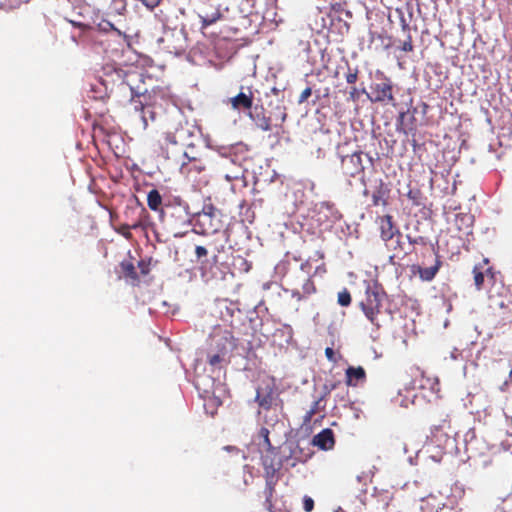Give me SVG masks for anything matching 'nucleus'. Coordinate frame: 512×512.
I'll use <instances>...</instances> for the list:
<instances>
[{"label": "nucleus", "mask_w": 512, "mask_h": 512, "mask_svg": "<svg viewBox=\"0 0 512 512\" xmlns=\"http://www.w3.org/2000/svg\"><path fill=\"white\" fill-rule=\"evenodd\" d=\"M256 128L262 131H271L273 127L279 128L286 120L287 113L283 99L257 98L254 110L248 113Z\"/></svg>", "instance_id": "nucleus-1"}, {"label": "nucleus", "mask_w": 512, "mask_h": 512, "mask_svg": "<svg viewBox=\"0 0 512 512\" xmlns=\"http://www.w3.org/2000/svg\"><path fill=\"white\" fill-rule=\"evenodd\" d=\"M115 74L121 80V84L129 87L131 92L130 101L135 103V110L144 111V102L136 101L135 98L143 97L145 102L150 98L146 80H151V76L138 69L124 70L122 68H116Z\"/></svg>", "instance_id": "nucleus-2"}, {"label": "nucleus", "mask_w": 512, "mask_h": 512, "mask_svg": "<svg viewBox=\"0 0 512 512\" xmlns=\"http://www.w3.org/2000/svg\"><path fill=\"white\" fill-rule=\"evenodd\" d=\"M159 17V20L163 23V36L160 37L157 42L159 46L168 53L180 55L187 48V32L184 24L178 26L175 24L173 27L169 25V19Z\"/></svg>", "instance_id": "nucleus-3"}, {"label": "nucleus", "mask_w": 512, "mask_h": 512, "mask_svg": "<svg viewBox=\"0 0 512 512\" xmlns=\"http://www.w3.org/2000/svg\"><path fill=\"white\" fill-rule=\"evenodd\" d=\"M366 300L359 303V307L365 314L366 318L375 325L377 328L380 324L377 322L376 315L380 313L382 307V300L386 297V292L383 287L375 281L372 285L368 284L366 287Z\"/></svg>", "instance_id": "nucleus-4"}, {"label": "nucleus", "mask_w": 512, "mask_h": 512, "mask_svg": "<svg viewBox=\"0 0 512 512\" xmlns=\"http://www.w3.org/2000/svg\"><path fill=\"white\" fill-rule=\"evenodd\" d=\"M370 89V93L366 92L364 88L361 92L365 93L372 102L391 103L394 101L393 83L382 72L378 71L376 73L375 80Z\"/></svg>", "instance_id": "nucleus-5"}, {"label": "nucleus", "mask_w": 512, "mask_h": 512, "mask_svg": "<svg viewBox=\"0 0 512 512\" xmlns=\"http://www.w3.org/2000/svg\"><path fill=\"white\" fill-rule=\"evenodd\" d=\"M363 156L368 158L369 162L372 161V159L362 151H356L349 155L340 156L343 174L349 177H355L356 175L363 173Z\"/></svg>", "instance_id": "nucleus-6"}, {"label": "nucleus", "mask_w": 512, "mask_h": 512, "mask_svg": "<svg viewBox=\"0 0 512 512\" xmlns=\"http://www.w3.org/2000/svg\"><path fill=\"white\" fill-rule=\"evenodd\" d=\"M183 209L186 213V215L190 216L191 219L190 222L194 223V226L196 228H199V234L205 235L210 232H217L220 228V221L217 220V223H215L216 217H208L205 213H193L191 214L189 212V206L187 203L183 205Z\"/></svg>", "instance_id": "nucleus-7"}, {"label": "nucleus", "mask_w": 512, "mask_h": 512, "mask_svg": "<svg viewBox=\"0 0 512 512\" xmlns=\"http://www.w3.org/2000/svg\"><path fill=\"white\" fill-rule=\"evenodd\" d=\"M277 448L281 467H283L285 463L290 467H295L297 462H304V459L300 455H296L295 451H297V448L294 447V442L287 441Z\"/></svg>", "instance_id": "nucleus-8"}, {"label": "nucleus", "mask_w": 512, "mask_h": 512, "mask_svg": "<svg viewBox=\"0 0 512 512\" xmlns=\"http://www.w3.org/2000/svg\"><path fill=\"white\" fill-rule=\"evenodd\" d=\"M248 93L240 91L236 96L229 99L231 106L235 110H247V114L254 110L256 99L251 92L250 88H247Z\"/></svg>", "instance_id": "nucleus-9"}, {"label": "nucleus", "mask_w": 512, "mask_h": 512, "mask_svg": "<svg viewBox=\"0 0 512 512\" xmlns=\"http://www.w3.org/2000/svg\"><path fill=\"white\" fill-rule=\"evenodd\" d=\"M261 461L265 471V474L276 475L281 470V461L279 459L278 448L275 447V451L270 452L263 450L261 452Z\"/></svg>", "instance_id": "nucleus-10"}, {"label": "nucleus", "mask_w": 512, "mask_h": 512, "mask_svg": "<svg viewBox=\"0 0 512 512\" xmlns=\"http://www.w3.org/2000/svg\"><path fill=\"white\" fill-rule=\"evenodd\" d=\"M416 108L413 110L401 111L396 119L397 131L408 134L416 130Z\"/></svg>", "instance_id": "nucleus-11"}, {"label": "nucleus", "mask_w": 512, "mask_h": 512, "mask_svg": "<svg viewBox=\"0 0 512 512\" xmlns=\"http://www.w3.org/2000/svg\"><path fill=\"white\" fill-rule=\"evenodd\" d=\"M194 385L202 397H209L215 393L216 379L209 375H197Z\"/></svg>", "instance_id": "nucleus-12"}, {"label": "nucleus", "mask_w": 512, "mask_h": 512, "mask_svg": "<svg viewBox=\"0 0 512 512\" xmlns=\"http://www.w3.org/2000/svg\"><path fill=\"white\" fill-rule=\"evenodd\" d=\"M312 444L321 450L327 451L334 447V433L330 428H325L312 439Z\"/></svg>", "instance_id": "nucleus-13"}, {"label": "nucleus", "mask_w": 512, "mask_h": 512, "mask_svg": "<svg viewBox=\"0 0 512 512\" xmlns=\"http://www.w3.org/2000/svg\"><path fill=\"white\" fill-rule=\"evenodd\" d=\"M215 348L217 350V353L226 357L230 352L234 351L235 337L231 332H224L223 335L219 336L216 339Z\"/></svg>", "instance_id": "nucleus-14"}, {"label": "nucleus", "mask_w": 512, "mask_h": 512, "mask_svg": "<svg viewBox=\"0 0 512 512\" xmlns=\"http://www.w3.org/2000/svg\"><path fill=\"white\" fill-rule=\"evenodd\" d=\"M186 150L183 153V157L186 161L182 162L180 165V173L181 174H189L191 172L190 163L198 162V155L195 152V144L193 142L187 143Z\"/></svg>", "instance_id": "nucleus-15"}, {"label": "nucleus", "mask_w": 512, "mask_h": 512, "mask_svg": "<svg viewBox=\"0 0 512 512\" xmlns=\"http://www.w3.org/2000/svg\"><path fill=\"white\" fill-rule=\"evenodd\" d=\"M365 379L366 372L362 366H349L346 369V384L348 386H356L359 382H364Z\"/></svg>", "instance_id": "nucleus-16"}, {"label": "nucleus", "mask_w": 512, "mask_h": 512, "mask_svg": "<svg viewBox=\"0 0 512 512\" xmlns=\"http://www.w3.org/2000/svg\"><path fill=\"white\" fill-rule=\"evenodd\" d=\"M441 265H442L441 260L438 257H436L434 265H432L430 267H426V268H423L421 266H413L412 269H413V271H415V270L418 271V274H419V277L421 278V280L429 282L435 278Z\"/></svg>", "instance_id": "nucleus-17"}, {"label": "nucleus", "mask_w": 512, "mask_h": 512, "mask_svg": "<svg viewBox=\"0 0 512 512\" xmlns=\"http://www.w3.org/2000/svg\"><path fill=\"white\" fill-rule=\"evenodd\" d=\"M396 230L393 227L392 223V217L387 215L385 216L381 221V238L384 241L392 240L393 236L395 235ZM398 236H401V234L397 231Z\"/></svg>", "instance_id": "nucleus-18"}, {"label": "nucleus", "mask_w": 512, "mask_h": 512, "mask_svg": "<svg viewBox=\"0 0 512 512\" xmlns=\"http://www.w3.org/2000/svg\"><path fill=\"white\" fill-rule=\"evenodd\" d=\"M389 191L387 184H385L381 179L378 180L372 194L373 204L378 205L380 201L384 202L385 198L388 197Z\"/></svg>", "instance_id": "nucleus-19"}, {"label": "nucleus", "mask_w": 512, "mask_h": 512, "mask_svg": "<svg viewBox=\"0 0 512 512\" xmlns=\"http://www.w3.org/2000/svg\"><path fill=\"white\" fill-rule=\"evenodd\" d=\"M120 267H121L124 277L130 279L131 283L133 285H136L139 283V281H140L139 275L137 274L136 267L134 266L133 263L128 262V261H122L120 263Z\"/></svg>", "instance_id": "nucleus-20"}, {"label": "nucleus", "mask_w": 512, "mask_h": 512, "mask_svg": "<svg viewBox=\"0 0 512 512\" xmlns=\"http://www.w3.org/2000/svg\"><path fill=\"white\" fill-rule=\"evenodd\" d=\"M258 438L261 440V442L258 443L260 452H263V450H268L270 452L275 451V446L271 444L270 438H269V430L265 427H262L258 432Z\"/></svg>", "instance_id": "nucleus-21"}, {"label": "nucleus", "mask_w": 512, "mask_h": 512, "mask_svg": "<svg viewBox=\"0 0 512 512\" xmlns=\"http://www.w3.org/2000/svg\"><path fill=\"white\" fill-rule=\"evenodd\" d=\"M147 204L151 210L160 211L162 196L157 189H152L149 191L147 195ZM161 213L163 214V210H161Z\"/></svg>", "instance_id": "nucleus-22"}, {"label": "nucleus", "mask_w": 512, "mask_h": 512, "mask_svg": "<svg viewBox=\"0 0 512 512\" xmlns=\"http://www.w3.org/2000/svg\"><path fill=\"white\" fill-rule=\"evenodd\" d=\"M253 346L251 341L239 342L237 338H235V348L234 351L237 355L248 358L249 354L252 352Z\"/></svg>", "instance_id": "nucleus-23"}, {"label": "nucleus", "mask_w": 512, "mask_h": 512, "mask_svg": "<svg viewBox=\"0 0 512 512\" xmlns=\"http://www.w3.org/2000/svg\"><path fill=\"white\" fill-rule=\"evenodd\" d=\"M97 29L98 31L102 32V33H108L110 31H113L115 32L118 36H121V37H124V38H127V35L125 33H123L122 31H120L119 29H117L115 27V25L108 21V20H105L103 19L102 21H100L98 24H97Z\"/></svg>", "instance_id": "nucleus-24"}, {"label": "nucleus", "mask_w": 512, "mask_h": 512, "mask_svg": "<svg viewBox=\"0 0 512 512\" xmlns=\"http://www.w3.org/2000/svg\"><path fill=\"white\" fill-rule=\"evenodd\" d=\"M255 400L259 404L260 407L268 410V409H270V407L272 405V401H273L272 392L270 391V392L262 395L260 389H257V394H256Z\"/></svg>", "instance_id": "nucleus-25"}, {"label": "nucleus", "mask_w": 512, "mask_h": 512, "mask_svg": "<svg viewBox=\"0 0 512 512\" xmlns=\"http://www.w3.org/2000/svg\"><path fill=\"white\" fill-rule=\"evenodd\" d=\"M236 312L240 313L241 311L237 303L234 302H230L229 304L225 303L224 310L221 309V315L225 321H228V318H233Z\"/></svg>", "instance_id": "nucleus-26"}, {"label": "nucleus", "mask_w": 512, "mask_h": 512, "mask_svg": "<svg viewBox=\"0 0 512 512\" xmlns=\"http://www.w3.org/2000/svg\"><path fill=\"white\" fill-rule=\"evenodd\" d=\"M407 197L416 206L425 205L424 201L426 200V198L423 196L422 192L419 189H410L407 193Z\"/></svg>", "instance_id": "nucleus-27"}, {"label": "nucleus", "mask_w": 512, "mask_h": 512, "mask_svg": "<svg viewBox=\"0 0 512 512\" xmlns=\"http://www.w3.org/2000/svg\"><path fill=\"white\" fill-rule=\"evenodd\" d=\"M319 211H328L335 220L341 217L334 203L331 202H321L319 204Z\"/></svg>", "instance_id": "nucleus-28"}, {"label": "nucleus", "mask_w": 512, "mask_h": 512, "mask_svg": "<svg viewBox=\"0 0 512 512\" xmlns=\"http://www.w3.org/2000/svg\"><path fill=\"white\" fill-rule=\"evenodd\" d=\"M473 274H474V282L475 286L478 290H480L484 283L485 273L482 271L481 266H474L473 268Z\"/></svg>", "instance_id": "nucleus-29"}, {"label": "nucleus", "mask_w": 512, "mask_h": 512, "mask_svg": "<svg viewBox=\"0 0 512 512\" xmlns=\"http://www.w3.org/2000/svg\"><path fill=\"white\" fill-rule=\"evenodd\" d=\"M195 255H196V261L198 263H200L201 265L208 264V260L206 259L207 255H208V250L206 247L197 245L195 247Z\"/></svg>", "instance_id": "nucleus-30"}, {"label": "nucleus", "mask_w": 512, "mask_h": 512, "mask_svg": "<svg viewBox=\"0 0 512 512\" xmlns=\"http://www.w3.org/2000/svg\"><path fill=\"white\" fill-rule=\"evenodd\" d=\"M266 478V487H265V494H266V501L269 502L270 498L272 497L273 491H274V485H275V475H269L265 474Z\"/></svg>", "instance_id": "nucleus-31"}, {"label": "nucleus", "mask_w": 512, "mask_h": 512, "mask_svg": "<svg viewBox=\"0 0 512 512\" xmlns=\"http://www.w3.org/2000/svg\"><path fill=\"white\" fill-rule=\"evenodd\" d=\"M352 298L348 289L344 288L338 293L337 302L342 307H348L351 304Z\"/></svg>", "instance_id": "nucleus-32"}, {"label": "nucleus", "mask_w": 512, "mask_h": 512, "mask_svg": "<svg viewBox=\"0 0 512 512\" xmlns=\"http://www.w3.org/2000/svg\"><path fill=\"white\" fill-rule=\"evenodd\" d=\"M249 322L254 332H260L263 325L262 320L259 318L256 311L250 313Z\"/></svg>", "instance_id": "nucleus-33"}, {"label": "nucleus", "mask_w": 512, "mask_h": 512, "mask_svg": "<svg viewBox=\"0 0 512 512\" xmlns=\"http://www.w3.org/2000/svg\"><path fill=\"white\" fill-rule=\"evenodd\" d=\"M197 213H205L208 217H216L221 215L220 210H218L213 204H205L201 211H198Z\"/></svg>", "instance_id": "nucleus-34"}, {"label": "nucleus", "mask_w": 512, "mask_h": 512, "mask_svg": "<svg viewBox=\"0 0 512 512\" xmlns=\"http://www.w3.org/2000/svg\"><path fill=\"white\" fill-rule=\"evenodd\" d=\"M406 37L403 41L399 40V46L398 48L404 52H410L413 50V45H412V37L410 35V33L408 34H405Z\"/></svg>", "instance_id": "nucleus-35"}, {"label": "nucleus", "mask_w": 512, "mask_h": 512, "mask_svg": "<svg viewBox=\"0 0 512 512\" xmlns=\"http://www.w3.org/2000/svg\"><path fill=\"white\" fill-rule=\"evenodd\" d=\"M207 358H208V363L213 367L217 366L218 364H221L222 362H224L226 360V357H224L223 355H221L217 352L214 354L208 353Z\"/></svg>", "instance_id": "nucleus-36"}, {"label": "nucleus", "mask_w": 512, "mask_h": 512, "mask_svg": "<svg viewBox=\"0 0 512 512\" xmlns=\"http://www.w3.org/2000/svg\"><path fill=\"white\" fill-rule=\"evenodd\" d=\"M303 509L306 512H311L314 509V500L310 496L303 497Z\"/></svg>", "instance_id": "nucleus-37"}, {"label": "nucleus", "mask_w": 512, "mask_h": 512, "mask_svg": "<svg viewBox=\"0 0 512 512\" xmlns=\"http://www.w3.org/2000/svg\"><path fill=\"white\" fill-rule=\"evenodd\" d=\"M302 289L305 295H310L315 292L314 283L310 279H307L303 284Z\"/></svg>", "instance_id": "nucleus-38"}, {"label": "nucleus", "mask_w": 512, "mask_h": 512, "mask_svg": "<svg viewBox=\"0 0 512 512\" xmlns=\"http://www.w3.org/2000/svg\"><path fill=\"white\" fill-rule=\"evenodd\" d=\"M397 12L399 13V16H400V22H401V27H402L403 33L404 34L410 33V26H409L408 22L406 21L403 12L400 11L399 9H397Z\"/></svg>", "instance_id": "nucleus-39"}, {"label": "nucleus", "mask_w": 512, "mask_h": 512, "mask_svg": "<svg viewBox=\"0 0 512 512\" xmlns=\"http://www.w3.org/2000/svg\"><path fill=\"white\" fill-rule=\"evenodd\" d=\"M312 95V89L310 87H307L302 91V93L299 96L298 103H303L308 100V98Z\"/></svg>", "instance_id": "nucleus-40"}, {"label": "nucleus", "mask_w": 512, "mask_h": 512, "mask_svg": "<svg viewBox=\"0 0 512 512\" xmlns=\"http://www.w3.org/2000/svg\"><path fill=\"white\" fill-rule=\"evenodd\" d=\"M357 75H358V71L357 69H355L354 71H352L350 68H349V72L346 74V81L348 84H353L357 81Z\"/></svg>", "instance_id": "nucleus-41"}, {"label": "nucleus", "mask_w": 512, "mask_h": 512, "mask_svg": "<svg viewBox=\"0 0 512 512\" xmlns=\"http://www.w3.org/2000/svg\"><path fill=\"white\" fill-rule=\"evenodd\" d=\"M281 91L275 87L271 88L270 93H265L264 99H277L280 98Z\"/></svg>", "instance_id": "nucleus-42"}, {"label": "nucleus", "mask_w": 512, "mask_h": 512, "mask_svg": "<svg viewBox=\"0 0 512 512\" xmlns=\"http://www.w3.org/2000/svg\"><path fill=\"white\" fill-rule=\"evenodd\" d=\"M138 227H139V225H138V224H134V225H132V226L124 225V226H122V227H121L120 233H121L124 237H126V238H130V237H131L130 229H131V228L136 229V228H138Z\"/></svg>", "instance_id": "nucleus-43"}, {"label": "nucleus", "mask_w": 512, "mask_h": 512, "mask_svg": "<svg viewBox=\"0 0 512 512\" xmlns=\"http://www.w3.org/2000/svg\"><path fill=\"white\" fill-rule=\"evenodd\" d=\"M138 267L142 275H147L150 272V264L144 260L138 262Z\"/></svg>", "instance_id": "nucleus-44"}, {"label": "nucleus", "mask_w": 512, "mask_h": 512, "mask_svg": "<svg viewBox=\"0 0 512 512\" xmlns=\"http://www.w3.org/2000/svg\"><path fill=\"white\" fill-rule=\"evenodd\" d=\"M68 22L75 28H79L83 31H87L89 30L91 27L90 25L88 24H85L83 22H79V21H74V20H68Z\"/></svg>", "instance_id": "nucleus-45"}, {"label": "nucleus", "mask_w": 512, "mask_h": 512, "mask_svg": "<svg viewBox=\"0 0 512 512\" xmlns=\"http://www.w3.org/2000/svg\"><path fill=\"white\" fill-rule=\"evenodd\" d=\"M193 163H194L193 166H190L191 171L194 170L197 173H201L202 171L205 170V166L202 165L199 160H198V162H193Z\"/></svg>", "instance_id": "nucleus-46"}, {"label": "nucleus", "mask_w": 512, "mask_h": 512, "mask_svg": "<svg viewBox=\"0 0 512 512\" xmlns=\"http://www.w3.org/2000/svg\"><path fill=\"white\" fill-rule=\"evenodd\" d=\"M294 447L297 448V451H295L296 455H300L304 459V462L310 457V454H304L303 449L298 444L294 443Z\"/></svg>", "instance_id": "nucleus-47"}, {"label": "nucleus", "mask_w": 512, "mask_h": 512, "mask_svg": "<svg viewBox=\"0 0 512 512\" xmlns=\"http://www.w3.org/2000/svg\"><path fill=\"white\" fill-rule=\"evenodd\" d=\"M325 355H326L328 360H330V361H334L335 360V357H334L335 356V352H334L333 348L327 347L325 349Z\"/></svg>", "instance_id": "nucleus-48"}, {"label": "nucleus", "mask_w": 512, "mask_h": 512, "mask_svg": "<svg viewBox=\"0 0 512 512\" xmlns=\"http://www.w3.org/2000/svg\"><path fill=\"white\" fill-rule=\"evenodd\" d=\"M220 14L217 13L215 16H213L212 18H205L203 20V24L204 26H208V25H211L213 24L218 18H219Z\"/></svg>", "instance_id": "nucleus-49"}, {"label": "nucleus", "mask_w": 512, "mask_h": 512, "mask_svg": "<svg viewBox=\"0 0 512 512\" xmlns=\"http://www.w3.org/2000/svg\"><path fill=\"white\" fill-rule=\"evenodd\" d=\"M359 93H360V91L357 88H355V87L351 88V91L349 92L350 98L353 101H356L359 98Z\"/></svg>", "instance_id": "nucleus-50"}, {"label": "nucleus", "mask_w": 512, "mask_h": 512, "mask_svg": "<svg viewBox=\"0 0 512 512\" xmlns=\"http://www.w3.org/2000/svg\"><path fill=\"white\" fill-rule=\"evenodd\" d=\"M166 140H167L170 144H173V145L178 144L177 137H176V135H174V134L168 133V134H167V136H166Z\"/></svg>", "instance_id": "nucleus-51"}, {"label": "nucleus", "mask_w": 512, "mask_h": 512, "mask_svg": "<svg viewBox=\"0 0 512 512\" xmlns=\"http://www.w3.org/2000/svg\"><path fill=\"white\" fill-rule=\"evenodd\" d=\"M332 10L337 13H342L344 11L341 3H334L332 4Z\"/></svg>", "instance_id": "nucleus-52"}, {"label": "nucleus", "mask_w": 512, "mask_h": 512, "mask_svg": "<svg viewBox=\"0 0 512 512\" xmlns=\"http://www.w3.org/2000/svg\"><path fill=\"white\" fill-rule=\"evenodd\" d=\"M314 414H315V409H310L309 411H307L306 415L304 416V422L305 423L310 422Z\"/></svg>", "instance_id": "nucleus-53"}, {"label": "nucleus", "mask_w": 512, "mask_h": 512, "mask_svg": "<svg viewBox=\"0 0 512 512\" xmlns=\"http://www.w3.org/2000/svg\"><path fill=\"white\" fill-rule=\"evenodd\" d=\"M335 384H332L331 386H328L327 384L324 385L323 389H324V393H323V398L329 394L333 389H335Z\"/></svg>", "instance_id": "nucleus-54"}, {"label": "nucleus", "mask_w": 512, "mask_h": 512, "mask_svg": "<svg viewBox=\"0 0 512 512\" xmlns=\"http://www.w3.org/2000/svg\"><path fill=\"white\" fill-rule=\"evenodd\" d=\"M323 400V396L319 397L317 400H315L313 402V405L310 409H315V414L317 413V411L319 410V405L321 403V401Z\"/></svg>", "instance_id": "nucleus-55"}, {"label": "nucleus", "mask_w": 512, "mask_h": 512, "mask_svg": "<svg viewBox=\"0 0 512 512\" xmlns=\"http://www.w3.org/2000/svg\"><path fill=\"white\" fill-rule=\"evenodd\" d=\"M407 239H408V241H409V243H410L411 245L417 244V243L419 242V240H420V241H422V240H423V238H422V237H419V238H411L409 235H407Z\"/></svg>", "instance_id": "nucleus-56"}, {"label": "nucleus", "mask_w": 512, "mask_h": 512, "mask_svg": "<svg viewBox=\"0 0 512 512\" xmlns=\"http://www.w3.org/2000/svg\"><path fill=\"white\" fill-rule=\"evenodd\" d=\"M292 297H293V298H296V299H297V300H299V301H300V300H302V298H303L302 294H301V293H300V291H298V290H294V291L292 292Z\"/></svg>", "instance_id": "nucleus-57"}, {"label": "nucleus", "mask_w": 512, "mask_h": 512, "mask_svg": "<svg viewBox=\"0 0 512 512\" xmlns=\"http://www.w3.org/2000/svg\"><path fill=\"white\" fill-rule=\"evenodd\" d=\"M343 27L345 28V31H346V32H348V31H349V29H350V25H349V23H348L347 21H344V22H343Z\"/></svg>", "instance_id": "nucleus-58"}, {"label": "nucleus", "mask_w": 512, "mask_h": 512, "mask_svg": "<svg viewBox=\"0 0 512 512\" xmlns=\"http://www.w3.org/2000/svg\"><path fill=\"white\" fill-rule=\"evenodd\" d=\"M343 12L345 13V17H347V18H352V12H351V11H349V10H344Z\"/></svg>", "instance_id": "nucleus-59"}, {"label": "nucleus", "mask_w": 512, "mask_h": 512, "mask_svg": "<svg viewBox=\"0 0 512 512\" xmlns=\"http://www.w3.org/2000/svg\"><path fill=\"white\" fill-rule=\"evenodd\" d=\"M366 477H367V475H359V476H357V480H358V482H361L362 479L366 478Z\"/></svg>", "instance_id": "nucleus-60"}, {"label": "nucleus", "mask_w": 512, "mask_h": 512, "mask_svg": "<svg viewBox=\"0 0 512 512\" xmlns=\"http://www.w3.org/2000/svg\"><path fill=\"white\" fill-rule=\"evenodd\" d=\"M142 119H143V122H144V126L146 127L147 126V120H146L145 115L142 116Z\"/></svg>", "instance_id": "nucleus-61"}, {"label": "nucleus", "mask_w": 512, "mask_h": 512, "mask_svg": "<svg viewBox=\"0 0 512 512\" xmlns=\"http://www.w3.org/2000/svg\"><path fill=\"white\" fill-rule=\"evenodd\" d=\"M509 379L512 382V369L509 370Z\"/></svg>", "instance_id": "nucleus-62"}, {"label": "nucleus", "mask_w": 512, "mask_h": 512, "mask_svg": "<svg viewBox=\"0 0 512 512\" xmlns=\"http://www.w3.org/2000/svg\"><path fill=\"white\" fill-rule=\"evenodd\" d=\"M463 219L472 220V216H465Z\"/></svg>", "instance_id": "nucleus-63"}, {"label": "nucleus", "mask_w": 512, "mask_h": 512, "mask_svg": "<svg viewBox=\"0 0 512 512\" xmlns=\"http://www.w3.org/2000/svg\"><path fill=\"white\" fill-rule=\"evenodd\" d=\"M149 117H151L152 119H154V112H152V111H151V112H150V114H149Z\"/></svg>", "instance_id": "nucleus-64"}]
</instances>
